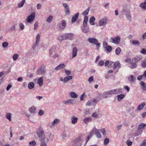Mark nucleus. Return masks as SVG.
I'll return each instance as SVG.
<instances>
[{"label":"nucleus","mask_w":146,"mask_h":146,"mask_svg":"<svg viewBox=\"0 0 146 146\" xmlns=\"http://www.w3.org/2000/svg\"><path fill=\"white\" fill-rule=\"evenodd\" d=\"M37 134L41 142V146H47V143L48 139L44 134V131L42 128L40 127L37 130Z\"/></svg>","instance_id":"nucleus-1"},{"label":"nucleus","mask_w":146,"mask_h":146,"mask_svg":"<svg viewBox=\"0 0 146 146\" xmlns=\"http://www.w3.org/2000/svg\"><path fill=\"white\" fill-rule=\"evenodd\" d=\"M141 59V58L140 57L133 58L132 59L131 63H130V66L129 67L131 68H135L137 66L136 64Z\"/></svg>","instance_id":"nucleus-2"},{"label":"nucleus","mask_w":146,"mask_h":146,"mask_svg":"<svg viewBox=\"0 0 146 146\" xmlns=\"http://www.w3.org/2000/svg\"><path fill=\"white\" fill-rule=\"evenodd\" d=\"M35 14L34 12H32L31 15L28 16L26 19V22L28 23H31L34 20L35 18Z\"/></svg>","instance_id":"nucleus-3"},{"label":"nucleus","mask_w":146,"mask_h":146,"mask_svg":"<svg viewBox=\"0 0 146 146\" xmlns=\"http://www.w3.org/2000/svg\"><path fill=\"white\" fill-rule=\"evenodd\" d=\"M108 18L104 17L99 21V25L100 26H103L106 25L107 23Z\"/></svg>","instance_id":"nucleus-4"},{"label":"nucleus","mask_w":146,"mask_h":146,"mask_svg":"<svg viewBox=\"0 0 146 146\" xmlns=\"http://www.w3.org/2000/svg\"><path fill=\"white\" fill-rule=\"evenodd\" d=\"M111 42L116 44H119L120 38L119 37L117 36L114 38H111Z\"/></svg>","instance_id":"nucleus-5"},{"label":"nucleus","mask_w":146,"mask_h":146,"mask_svg":"<svg viewBox=\"0 0 146 146\" xmlns=\"http://www.w3.org/2000/svg\"><path fill=\"white\" fill-rule=\"evenodd\" d=\"M74 34L72 33H67L64 35L65 40L68 39L70 40H72L74 38Z\"/></svg>","instance_id":"nucleus-6"},{"label":"nucleus","mask_w":146,"mask_h":146,"mask_svg":"<svg viewBox=\"0 0 146 146\" xmlns=\"http://www.w3.org/2000/svg\"><path fill=\"white\" fill-rule=\"evenodd\" d=\"M94 133L96 134V136L98 138H100L101 137V134L99 130L94 127L92 130Z\"/></svg>","instance_id":"nucleus-7"},{"label":"nucleus","mask_w":146,"mask_h":146,"mask_svg":"<svg viewBox=\"0 0 146 146\" xmlns=\"http://www.w3.org/2000/svg\"><path fill=\"white\" fill-rule=\"evenodd\" d=\"M110 95L109 93V91L108 92H104L102 94H100L98 96L99 98H101L103 97V98H107L108 97V96Z\"/></svg>","instance_id":"nucleus-8"},{"label":"nucleus","mask_w":146,"mask_h":146,"mask_svg":"<svg viewBox=\"0 0 146 146\" xmlns=\"http://www.w3.org/2000/svg\"><path fill=\"white\" fill-rule=\"evenodd\" d=\"M45 72V69L44 66H41L37 71L36 73L38 75L43 74Z\"/></svg>","instance_id":"nucleus-9"},{"label":"nucleus","mask_w":146,"mask_h":146,"mask_svg":"<svg viewBox=\"0 0 146 146\" xmlns=\"http://www.w3.org/2000/svg\"><path fill=\"white\" fill-rule=\"evenodd\" d=\"M63 5L65 8V13L69 15L70 13V8L69 6L66 3H63Z\"/></svg>","instance_id":"nucleus-10"},{"label":"nucleus","mask_w":146,"mask_h":146,"mask_svg":"<svg viewBox=\"0 0 146 146\" xmlns=\"http://www.w3.org/2000/svg\"><path fill=\"white\" fill-rule=\"evenodd\" d=\"M88 41L90 43L94 44H95L96 43L98 42L97 39L93 38H89L88 39Z\"/></svg>","instance_id":"nucleus-11"},{"label":"nucleus","mask_w":146,"mask_h":146,"mask_svg":"<svg viewBox=\"0 0 146 146\" xmlns=\"http://www.w3.org/2000/svg\"><path fill=\"white\" fill-rule=\"evenodd\" d=\"M121 92V89L119 88L113 90L109 91L110 95L113 94H117L120 93Z\"/></svg>","instance_id":"nucleus-12"},{"label":"nucleus","mask_w":146,"mask_h":146,"mask_svg":"<svg viewBox=\"0 0 146 146\" xmlns=\"http://www.w3.org/2000/svg\"><path fill=\"white\" fill-rule=\"evenodd\" d=\"M77 102L76 100L71 99L66 101L64 103V104H67L70 103L71 104H75Z\"/></svg>","instance_id":"nucleus-13"},{"label":"nucleus","mask_w":146,"mask_h":146,"mask_svg":"<svg viewBox=\"0 0 146 146\" xmlns=\"http://www.w3.org/2000/svg\"><path fill=\"white\" fill-rule=\"evenodd\" d=\"M128 79L129 81L131 83H133L136 79V77L134 75H131L128 78Z\"/></svg>","instance_id":"nucleus-14"},{"label":"nucleus","mask_w":146,"mask_h":146,"mask_svg":"<svg viewBox=\"0 0 146 146\" xmlns=\"http://www.w3.org/2000/svg\"><path fill=\"white\" fill-rule=\"evenodd\" d=\"M79 15V13H77L75 14L74 16L72 17L71 22L73 23L75 22L78 19Z\"/></svg>","instance_id":"nucleus-15"},{"label":"nucleus","mask_w":146,"mask_h":146,"mask_svg":"<svg viewBox=\"0 0 146 146\" xmlns=\"http://www.w3.org/2000/svg\"><path fill=\"white\" fill-rule=\"evenodd\" d=\"M29 110L31 114H35L36 113V108L34 106H32L29 108Z\"/></svg>","instance_id":"nucleus-16"},{"label":"nucleus","mask_w":146,"mask_h":146,"mask_svg":"<svg viewBox=\"0 0 146 146\" xmlns=\"http://www.w3.org/2000/svg\"><path fill=\"white\" fill-rule=\"evenodd\" d=\"M122 14H124L125 15L130 13L129 11L126 7H124L121 11Z\"/></svg>","instance_id":"nucleus-17"},{"label":"nucleus","mask_w":146,"mask_h":146,"mask_svg":"<svg viewBox=\"0 0 146 146\" xmlns=\"http://www.w3.org/2000/svg\"><path fill=\"white\" fill-rule=\"evenodd\" d=\"M88 21V18L87 16H85L84 18L83 26L84 27H86L87 25V23Z\"/></svg>","instance_id":"nucleus-18"},{"label":"nucleus","mask_w":146,"mask_h":146,"mask_svg":"<svg viewBox=\"0 0 146 146\" xmlns=\"http://www.w3.org/2000/svg\"><path fill=\"white\" fill-rule=\"evenodd\" d=\"M37 83L40 86H42L43 84V77L39 78L37 80Z\"/></svg>","instance_id":"nucleus-19"},{"label":"nucleus","mask_w":146,"mask_h":146,"mask_svg":"<svg viewBox=\"0 0 146 146\" xmlns=\"http://www.w3.org/2000/svg\"><path fill=\"white\" fill-rule=\"evenodd\" d=\"M73 77L72 76H68L64 78V83H66L69 80L72 78Z\"/></svg>","instance_id":"nucleus-20"},{"label":"nucleus","mask_w":146,"mask_h":146,"mask_svg":"<svg viewBox=\"0 0 146 146\" xmlns=\"http://www.w3.org/2000/svg\"><path fill=\"white\" fill-rule=\"evenodd\" d=\"M78 50L76 47L72 49V58L75 57L77 54Z\"/></svg>","instance_id":"nucleus-21"},{"label":"nucleus","mask_w":146,"mask_h":146,"mask_svg":"<svg viewBox=\"0 0 146 146\" xmlns=\"http://www.w3.org/2000/svg\"><path fill=\"white\" fill-rule=\"evenodd\" d=\"M145 105V102H143L139 105L137 108V111H140L142 110Z\"/></svg>","instance_id":"nucleus-22"},{"label":"nucleus","mask_w":146,"mask_h":146,"mask_svg":"<svg viewBox=\"0 0 146 146\" xmlns=\"http://www.w3.org/2000/svg\"><path fill=\"white\" fill-rule=\"evenodd\" d=\"M121 65V64L119 61H116L115 62L113 65V68L115 69L117 67L118 68H120Z\"/></svg>","instance_id":"nucleus-23"},{"label":"nucleus","mask_w":146,"mask_h":146,"mask_svg":"<svg viewBox=\"0 0 146 146\" xmlns=\"http://www.w3.org/2000/svg\"><path fill=\"white\" fill-rule=\"evenodd\" d=\"M71 122L73 124H75L76 123L78 120V118L75 116H72L71 118Z\"/></svg>","instance_id":"nucleus-24"},{"label":"nucleus","mask_w":146,"mask_h":146,"mask_svg":"<svg viewBox=\"0 0 146 146\" xmlns=\"http://www.w3.org/2000/svg\"><path fill=\"white\" fill-rule=\"evenodd\" d=\"M65 66L64 64H60L58 66L56 67L55 68V70H57L59 69H62L64 68Z\"/></svg>","instance_id":"nucleus-25"},{"label":"nucleus","mask_w":146,"mask_h":146,"mask_svg":"<svg viewBox=\"0 0 146 146\" xmlns=\"http://www.w3.org/2000/svg\"><path fill=\"white\" fill-rule=\"evenodd\" d=\"M34 87L35 84L33 82H30L28 84V88L30 90L33 89L34 88Z\"/></svg>","instance_id":"nucleus-26"},{"label":"nucleus","mask_w":146,"mask_h":146,"mask_svg":"<svg viewBox=\"0 0 146 146\" xmlns=\"http://www.w3.org/2000/svg\"><path fill=\"white\" fill-rule=\"evenodd\" d=\"M69 94L71 96V97L73 98H76L78 96V95L76 94L73 92H70Z\"/></svg>","instance_id":"nucleus-27"},{"label":"nucleus","mask_w":146,"mask_h":146,"mask_svg":"<svg viewBox=\"0 0 146 146\" xmlns=\"http://www.w3.org/2000/svg\"><path fill=\"white\" fill-rule=\"evenodd\" d=\"M94 133H93V132L92 131L90 132L89 133V135L86 138V143H87L88 141H89L90 138L92 137V136L94 134Z\"/></svg>","instance_id":"nucleus-28"},{"label":"nucleus","mask_w":146,"mask_h":146,"mask_svg":"<svg viewBox=\"0 0 146 146\" xmlns=\"http://www.w3.org/2000/svg\"><path fill=\"white\" fill-rule=\"evenodd\" d=\"M95 20V18L94 17L92 16L90 18L89 22L90 24L92 25H94L95 24L94 23V21Z\"/></svg>","instance_id":"nucleus-29"},{"label":"nucleus","mask_w":146,"mask_h":146,"mask_svg":"<svg viewBox=\"0 0 146 146\" xmlns=\"http://www.w3.org/2000/svg\"><path fill=\"white\" fill-rule=\"evenodd\" d=\"M83 139L81 137H79L76 139L75 141V143H78L82 142V141H83Z\"/></svg>","instance_id":"nucleus-30"},{"label":"nucleus","mask_w":146,"mask_h":146,"mask_svg":"<svg viewBox=\"0 0 146 146\" xmlns=\"http://www.w3.org/2000/svg\"><path fill=\"white\" fill-rule=\"evenodd\" d=\"M140 7L143 9H146V1L144 2L141 3L140 5Z\"/></svg>","instance_id":"nucleus-31"},{"label":"nucleus","mask_w":146,"mask_h":146,"mask_svg":"<svg viewBox=\"0 0 146 146\" xmlns=\"http://www.w3.org/2000/svg\"><path fill=\"white\" fill-rule=\"evenodd\" d=\"M141 88L143 90H146V84H145L142 81L141 82Z\"/></svg>","instance_id":"nucleus-32"},{"label":"nucleus","mask_w":146,"mask_h":146,"mask_svg":"<svg viewBox=\"0 0 146 146\" xmlns=\"http://www.w3.org/2000/svg\"><path fill=\"white\" fill-rule=\"evenodd\" d=\"M82 29L83 32L84 33H86L89 32V28L88 27L87 28L84 27H82Z\"/></svg>","instance_id":"nucleus-33"},{"label":"nucleus","mask_w":146,"mask_h":146,"mask_svg":"<svg viewBox=\"0 0 146 146\" xmlns=\"http://www.w3.org/2000/svg\"><path fill=\"white\" fill-rule=\"evenodd\" d=\"M25 0H23L21 2L18 3V7L19 8H21L22 7L25 2Z\"/></svg>","instance_id":"nucleus-34"},{"label":"nucleus","mask_w":146,"mask_h":146,"mask_svg":"<svg viewBox=\"0 0 146 146\" xmlns=\"http://www.w3.org/2000/svg\"><path fill=\"white\" fill-rule=\"evenodd\" d=\"M125 96L123 94H121L117 96V100L119 101H121L124 97Z\"/></svg>","instance_id":"nucleus-35"},{"label":"nucleus","mask_w":146,"mask_h":146,"mask_svg":"<svg viewBox=\"0 0 146 146\" xmlns=\"http://www.w3.org/2000/svg\"><path fill=\"white\" fill-rule=\"evenodd\" d=\"M59 123V120L58 119H55L52 123V125L53 126H54Z\"/></svg>","instance_id":"nucleus-36"},{"label":"nucleus","mask_w":146,"mask_h":146,"mask_svg":"<svg viewBox=\"0 0 146 146\" xmlns=\"http://www.w3.org/2000/svg\"><path fill=\"white\" fill-rule=\"evenodd\" d=\"M141 133L142 131H141V129H139V128H138L137 131L135 133V135L136 136L141 134Z\"/></svg>","instance_id":"nucleus-37"},{"label":"nucleus","mask_w":146,"mask_h":146,"mask_svg":"<svg viewBox=\"0 0 146 146\" xmlns=\"http://www.w3.org/2000/svg\"><path fill=\"white\" fill-rule=\"evenodd\" d=\"M90 8H88L86 10L82 13V15L84 16H86V15H87L88 14L90 10Z\"/></svg>","instance_id":"nucleus-38"},{"label":"nucleus","mask_w":146,"mask_h":146,"mask_svg":"<svg viewBox=\"0 0 146 146\" xmlns=\"http://www.w3.org/2000/svg\"><path fill=\"white\" fill-rule=\"evenodd\" d=\"M100 113L98 110H97V111L92 113V116L94 118H97L98 117Z\"/></svg>","instance_id":"nucleus-39"},{"label":"nucleus","mask_w":146,"mask_h":146,"mask_svg":"<svg viewBox=\"0 0 146 146\" xmlns=\"http://www.w3.org/2000/svg\"><path fill=\"white\" fill-rule=\"evenodd\" d=\"M121 49L119 47H117L116 49L115 52V54L117 55H119L120 54L121 51Z\"/></svg>","instance_id":"nucleus-40"},{"label":"nucleus","mask_w":146,"mask_h":146,"mask_svg":"<svg viewBox=\"0 0 146 146\" xmlns=\"http://www.w3.org/2000/svg\"><path fill=\"white\" fill-rule=\"evenodd\" d=\"M6 117L9 121L11 120V114L10 113H7L6 114Z\"/></svg>","instance_id":"nucleus-41"},{"label":"nucleus","mask_w":146,"mask_h":146,"mask_svg":"<svg viewBox=\"0 0 146 146\" xmlns=\"http://www.w3.org/2000/svg\"><path fill=\"white\" fill-rule=\"evenodd\" d=\"M64 37V35H61L58 37L57 39L61 42L62 40H65Z\"/></svg>","instance_id":"nucleus-42"},{"label":"nucleus","mask_w":146,"mask_h":146,"mask_svg":"<svg viewBox=\"0 0 146 146\" xmlns=\"http://www.w3.org/2000/svg\"><path fill=\"white\" fill-rule=\"evenodd\" d=\"M53 19V16L50 15L46 19V21L48 23H50Z\"/></svg>","instance_id":"nucleus-43"},{"label":"nucleus","mask_w":146,"mask_h":146,"mask_svg":"<svg viewBox=\"0 0 146 146\" xmlns=\"http://www.w3.org/2000/svg\"><path fill=\"white\" fill-rule=\"evenodd\" d=\"M40 39V36L39 34H38L36 35V43L37 44H39Z\"/></svg>","instance_id":"nucleus-44"},{"label":"nucleus","mask_w":146,"mask_h":146,"mask_svg":"<svg viewBox=\"0 0 146 146\" xmlns=\"http://www.w3.org/2000/svg\"><path fill=\"white\" fill-rule=\"evenodd\" d=\"M146 125L145 124L142 123L139 125L138 128L139 129H143L144 127L146 126Z\"/></svg>","instance_id":"nucleus-45"},{"label":"nucleus","mask_w":146,"mask_h":146,"mask_svg":"<svg viewBox=\"0 0 146 146\" xmlns=\"http://www.w3.org/2000/svg\"><path fill=\"white\" fill-rule=\"evenodd\" d=\"M55 51V47H53L51 48L49 50V55L50 56L52 55V52H54Z\"/></svg>","instance_id":"nucleus-46"},{"label":"nucleus","mask_w":146,"mask_h":146,"mask_svg":"<svg viewBox=\"0 0 146 146\" xmlns=\"http://www.w3.org/2000/svg\"><path fill=\"white\" fill-rule=\"evenodd\" d=\"M19 55L18 54H15L13 56V60L14 61H16L18 58Z\"/></svg>","instance_id":"nucleus-47"},{"label":"nucleus","mask_w":146,"mask_h":146,"mask_svg":"<svg viewBox=\"0 0 146 146\" xmlns=\"http://www.w3.org/2000/svg\"><path fill=\"white\" fill-rule=\"evenodd\" d=\"M91 118L90 117H86L84 118L83 120V121L85 123H87L90 121L91 120Z\"/></svg>","instance_id":"nucleus-48"},{"label":"nucleus","mask_w":146,"mask_h":146,"mask_svg":"<svg viewBox=\"0 0 146 146\" xmlns=\"http://www.w3.org/2000/svg\"><path fill=\"white\" fill-rule=\"evenodd\" d=\"M105 48L109 52H111L112 50L111 47L110 46H107Z\"/></svg>","instance_id":"nucleus-49"},{"label":"nucleus","mask_w":146,"mask_h":146,"mask_svg":"<svg viewBox=\"0 0 146 146\" xmlns=\"http://www.w3.org/2000/svg\"><path fill=\"white\" fill-rule=\"evenodd\" d=\"M36 142L35 141H32L29 142V146H34L36 145Z\"/></svg>","instance_id":"nucleus-50"},{"label":"nucleus","mask_w":146,"mask_h":146,"mask_svg":"<svg viewBox=\"0 0 146 146\" xmlns=\"http://www.w3.org/2000/svg\"><path fill=\"white\" fill-rule=\"evenodd\" d=\"M132 43L134 45H139L140 44L139 42L137 40H133Z\"/></svg>","instance_id":"nucleus-51"},{"label":"nucleus","mask_w":146,"mask_h":146,"mask_svg":"<svg viewBox=\"0 0 146 146\" xmlns=\"http://www.w3.org/2000/svg\"><path fill=\"white\" fill-rule=\"evenodd\" d=\"M34 29L36 30L38 27V23L37 21L34 24Z\"/></svg>","instance_id":"nucleus-52"},{"label":"nucleus","mask_w":146,"mask_h":146,"mask_svg":"<svg viewBox=\"0 0 146 146\" xmlns=\"http://www.w3.org/2000/svg\"><path fill=\"white\" fill-rule=\"evenodd\" d=\"M8 43L5 42H3L2 44V46L4 48H6L8 45Z\"/></svg>","instance_id":"nucleus-53"},{"label":"nucleus","mask_w":146,"mask_h":146,"mask_svg":"<svg viewBox=\"0 0 146 146\" xmlns=\"http://www.w3.org/2000/svg\"><path fill=\"white\" fill-rule=\"evenodd\" d=\"M109 142V139L108 138H106L104 140V144L105 145H108Z\"/></svg>","instance_id":"nucleus-54"},{"label":"nucleus","mask_w":146,"mask_h":146,"mask_svg":"<svg viewBox=\"0 0 146 146\" xmlns=\"http://www.w3.org/2000/svg\"><path fill=\"white\" fill-rule=\"evenodd\" d=\"M66 22L64 20H62L61 22V25L62 26L64 27H66Z\"/></svg>","instance_id":"nucleus-55"},{"label":"nucleus","mask_w":146,"mask_h":146,"mask_svg":"<svg viewBox=\"0 0 146 146\" xmlns=\"http://www.w3.org/2000/svg\"><path fill=\"white\" fill-rule=\"evenodd\" d=\"M91 100L92 101V104L94 105H96L98 102V100L95 99H92Z\"/></svg>","instance_id":"nucleus-56"},{"label":"nucleus","mask_w":146,"mask_h":146,"mask_svg":"<svg viewBox=\"0 0 146 146\" xmlns=\"http://www.w3.org/2000/svg\"><path fill=\"white\" fill-rule=\"evenodd\" d=\"M64 71L66 74L68 76L70 75L71 74V72L70 70H65Z\"/></svg>","instance_id":"nucleus-57"},{"label":"nucleus","mask_w":146,"mask_h":146,"mask_svg":"<svg viewBox=\"0 0 146 146\" xmlns=\"http://www.w3.org/2000/svg\"><path fill=\"white\" fill-rule=\"evenodd\" d=\"M126 18L129 21H130L131 19V16L130 15V13L125 15Z\"/></svg>","instance_id":"nucleus-58"},{"label":"nucleus","mask_w":146,"mask_h":146,"mask_svg":"<svg viewBox=\"0 0 146 146\" xmlns=\"http://www.w3.org/2000/svg\"><path fill=\"white\" fill-rule=\"evenodd\" d=\"M142 66L143 67H146V60L143 61L142 63Z\"/></svg>","instance_id":"nucleus-59"},{"label":"nucleus","mask_w":146,"mask_h":146,"mask_svg":"<svg viewBox=\"0 0 146 146\" xmlns=\"http://www.w3.org/2000/svg\"><path fill=\"white\" fill-rule=\"evenodd\" d=\"M15 25H13L9 29V31H15Z\"/></svg>","instance_id":"nucleus-60"},{"label":"nucleus","mask_w":146,"mask_h":146,"mask_svg":"<svg viewBox=\"0 0 146 146\" xmlns=\"http://www.w3.org/2000/svg\"><path fill=\"white\" fill-rule=\"evenodd\" d=\"M126 143L128 146H131L132 142L131 141H130L129 140H128L126 141Z\"/></svg>","instance_id":"nucleus-61"},{"label":"nucleus","mask_w":146,"mask_h":146,"mask_svg":"<svg viewBox=\"0 0 146 146\" xmlns=\"http://www.w3.org/2000/svg\"><path fill=\"white\" fill-rule=\"evenodd\" d=\"M92 104V101L91 100L88 102L86 104V106H89L91 105Z\"/></svg>","instance_id":"nucleus-62"},{"label":"nucleus","mask_w":146,"mask_h":146,"mask_svg":"<svg viewBox=\"0 0 146 146\" xmlns=\"http://www.w3.org/2000/svg\"><path fill=\"white\" fill-rule=\"evenodd\" d=\"M141 52L143 54H146V49L144 48L142 49Z\"/></svg>","instance_id":"nucleus-63"},{"label":"nucleus","mask_w":146,"mask_h":146,"mask_svg":"<svg viewBox=\"0 0 146 146\" xmlns=\"http://www.w3.org/2000/svg\"><path fill=\"white\" fill-rule=\"evenodd\" d=\"M141 146H146V140H145L141 145Z\"/></svg>","instance_id":"nucleus-64"}]
</instances>
